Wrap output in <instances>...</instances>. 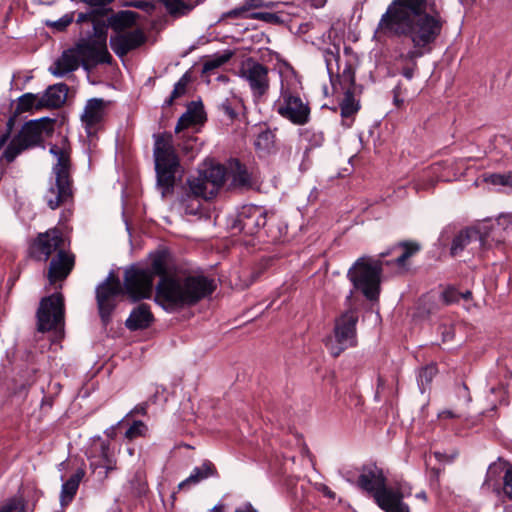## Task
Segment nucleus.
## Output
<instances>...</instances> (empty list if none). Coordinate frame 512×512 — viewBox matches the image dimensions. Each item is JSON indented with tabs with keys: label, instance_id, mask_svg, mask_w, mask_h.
Wrapping results in <instances>:
<instances>
[{
	"label": "nucleus",
	"instance_id": "f257e3e1",
	"mask_svg": "<svg viewBox=\"0 0 512 512\" xmlns=\"http://www.w3.org/2000/svg\"><path fill=\"white\" fill-rule=\"evenodd\" d=\"M445 25L435 0H392L375 33L411 45L407 51L399 52L396 60L402 63L400 74L412 80L418 71V59L433 51Z\"/></svg>",
	"mask_w": 512,
	"mask_h": 512
},
{
	"label": "nucleus",
	"instance_id": "f03ea898",
	"mask_svg": "<svg viewBox=\"0 0 512 512\" xmlns=\"http://www.w3.org/2000/svg\"><path fill=\"white\" fill-rule=\"evenodd\" d=\"M170 253L167 249L150 254L151 264L140 267L132 264L128 270L146 299L150 298L154 279L160 277L155 287V301L167 312H177L198 304L216 290L215 280L205 275L169 276L167 261Z\"/></svg>",
	"mask_w": 512,
	"mask_h": 512
},
{
	"label": "nucleus",
	"instance_id": "7ed1b4c3",
	"mask_svg": "<svg viewBox=\"0 0 512 512\" xmlns=\"http://www.w3.org/2000/svg\"><path fill=\"white\" fill-rule=\"evenodd\" d=\"M153 157L156 172L157 186L162 189V195L173 191L176 174L181 168L180 158L173 143L171 132L153 135Z\"/></svg>",
	"mask_w": 512,
	"mask_h": 512
},
{
	"label": "nucleus",
	"instance_id": "20e7f679",
	"mask_svg": "<svg viewBox=\"0 0 512 512\" xmlns=\"http://www.w3.org/2000/svg\"><path fill=\"white\" fill-rule=\"evenodd\" d=\"M49 152L57 158V162L52 166L55 181L48 188L45 200L51 210H56L62 204L72 201L74 198L71 175L72 162L69 150L56 144L51 145Z\"/></svg>",
	"mask_w": 512,
	"mask_h": 512
},
{
	"label": "nucleus",
	"instance_id": "39448f33",
	"mask_svg": "<svg viewBox=\"0 0 512 512\" xmlns=\"http://www.w3.org/2000/svg\"><path fill=\"white\" fill-rule=\"evenodd\" d=\"M228 225L234 234L255 236L263 228L272 242L279 241L282 237V231L275 219H268L267 211L253 204L242 206L235 215L230 216Z\"/></svg>",
	"mask_w": 512,
	"mask_h": 512
},
{
	"label": "nucleus",
	"instance_id": "423d86ee",
	"mask_svg": "<svg viewBox=\"0 0 512 512\" xmlns=\"http://www.w3.org/2000/svg\"><path fill=\"white\" fill-rule=\"evenodd\" d=\"M384 262L367 256L359 257L347 271L351 290L360 292L366 300L378 302L381 293V281Z\"/></svg>",
	"mask_w": 512,
	"mask_h": 512
},
{
	"label": "nucleus",
	"instance_id": "0eeeda50",
	"mask_svg": "<svg viewBox=\"0 0 512 512\" xmlns=\"http://www.w3.org/2000/svg\"><path fill=\"white\" fill-rule=\"evenodd\" d=\"M123 295H127L133 303L146 299V294L141 292L128 268L125 270L123 287L102 284L96 286L95 299L103 327L106 328L112 322L118 298Z\"/></svg>",
	"mask_w": 512,
	"mask_h": 512
},
{
	"label": "nucleus",
	"instance_id": "6e6552de",
	"mask_svg": "<svg viewBox=\"0 0 512 512\" xmlns=\"http://www.w3.org/2000/svg\"><path fill=\"white\" fill-rule=\"evenodd\" d=\"M227 178L226 165L217 163L199 170L197 177H189L187 185L190 193L205 200L214 198Z\"/></svg>",
	"mask_w": 512,
	"mask_h": 512
},
{
	"label": "nucleus",
	"instance_id": "1a4fd4ad",
	"mask_svg": "<svg viewBox=\"0 0 512 512\" xmlns=\"http://www.w3.org/2000/svg\"><path fill=\"white\" fill-rule=\"evenodd\" d=\"M354 291L350 290L344 300L345 310L335 319L334 336L337 344L354 347L357 344L359 309L354 303Z\"/></svg>",
	"mask_w": 512,
	"mask_h": 512
},
{
	"label": "nucleus",
	"instance_id": "9d476101",
	"mask_svg": "<svg viewBox=\"0 0 512 512\" xmlns=\"http://www.w3.org/2000/svg\"><path fill=\"white\" fill-rule=\"evenodd\" d=\"M64 317L65 303L62 293L55 292L43 297L36 312L37 331L45 333L56 330L64 324Z\"/></svg>",
	"mask_w": 512,
	"mask_h": 512
},
{
	"label": "nucleus",
	"instance_id": "9b49d317",
	"mask_svg": "<svg viewBox=\"0 0 512 512\" xmlns=\"http://www.w3.org/2000/svg\"><path fill=\"white\" fill-rule=\"evenodd\" d=\"M82 68L90 72L99 64L111 65L113 57L107 49V44L100 43V41L92 39L91 37L80 38L75 46Z\"/></svg>",
	"mask_w": 512,
	"mask_h": 512
},
{
	"label": "nucleus",
	"instance_id": "f8f14e48",
	"mask_svg": "<svg viewBox=\"0 0 512 512\" xmlns=\"http://www.w3.org/2000/svg\"><path fill=\"white\" fill-rule=\"evenodd\" d=\"M441 246L450 245V255L452 257L460 254L470 243H484V237L477 228L466 227L460 231H456V226L449 224L443 228L438 239Z\"/></svg>",
	"mask_w": 512,
	"mask_h": 512
},
{
	"label": "nucleus",
	"instance_id": "ddd939ff",
	"mask_svg": "<svg viewBox=\"0 0 512 512\" xmlns=\"http://www.w3.org/2000/svg\"><path fill=\"white\" fill-rule=\"evenodd\" d=\"M282 103L276 107L277 113L292 124L302 126L310 121L311 109L308 102L294 95L289 89L281 90Z\"/></svg>",
	"mask_w": 512,
	"mask_h": 512
},
{
	"label": "nucleus",
	"instance_id": "4468645a",
	"mask_svg": "<svg viewBox=\"0 0 512 512\" xmlns=\"http://www.w3.org/2000/svg\"><path fill=\"white\" fill-rule=\"evenodd\" d=\"M55 123L56 119L47 116L31 119L23 124L15 136L23 145H27V149L40 146L43 143V136L51 137L53 135Z\"/></svg>",
	"mask_w": 512,
	"mask_h": 512
},
{
	"label": "nucleus",
	"instance_id": "2eb2a0df",
	"mask_svg": "<svg viewBox=\"0 0 512 512\" xmlns=\"http://www.w3.org/2000/svg\"><path fill=\"white\" fill-rule=\"evenodd\" d=\"M63 241L62 232L57 227L38 233L29 245L28 255L36 261H47L63 245Z\"/></svg>",
	"mask_w": 512,
	"mask_h": 512
},
{
	"label": "nucleus",
	"instance_id": "dca6fc26",
	"mask_svg": "<svg viewBox=\"0 0 512 512\" xmlns=\"http://www.w3.org/2000/svg\"><path fill=\"white\" fill-rule=\"evenodd\" d=\"M410 495L411 488L387 485L374 495L373 500L384 512H411L410 506L404 502V498Z\"/></svg>",
	"mask_w": 512,
	"mask_h": 512
},
{
	"label": "nucleus",
	"instance_id": "f3484780",
	"mask_svg": "<svg viewBox=\"0 0 512 512\" xmlns=\"http://www.w3.org/2000/svg\"><path fill=\"white\" fill-rule=\"evenodd\" d=\"M268 71V67L252 58L241 68V75L248 81L255 98H261L269 89Z\"/></svg>",
	"mask_w": 512,
	"mask_h": 512
},
{
	"label": "nucleus",
	"instance_id": "a211bd4d",
	"mask_svg": "<svg viewBox=\"0 0 512 512\" xmlns=\"http://www.w3.org/2000/svg\"><path fill=\"white\" fill-rule=\"evenodd\" d=\"M109 12H112V8L106 10H94V11H79L77 13V24L84 22L92 23V31L88 32L86 37L100 41V43L107 44L109 24Z\"/></svg>",
	"mask_w": 512,
	"mask_h": 512
},
{
	"label": "nucleus",
	"instance_id": "6ab92c4d",
	"mask_svg": "<svg viewBox=\"0 0 512 512\" xmlns=\"http://www.w3.org/2000/svg\"><path fill=\"white\" fill-rule=\"evenodd\" d=\"M356 486L374 498L381 489L387 486V478L383 469L376 463L364 464L359 469Z\"/></svg>",
	"mask_w": 512,
	"mask_h": 512
},
{
	"label": "nucleus",
	"instance_id": "aec40b11",
	"mask_svg": "<svg viewBox=\"0 0 512 512\" xmlns=\"http://www.w3.org/2000/svg\"><path fill=\"white\" fill-rule=\"evenodd\" d=\"M147 41V35L142 28L115 34L110 37L109 45L116 56L123 58L129 52L140 48Z\"/></svg>",
	"mask_w": 512,
	"mask_h": 512
},
{
	"label": "nucleus",
	"instance_id": "412c9836",
	"mask_svg": "<svg viewBox=\"0 0 512 512\" xmlns=\"http://www.w3.org/2000/svg\"><path fill=\"white\" fill-rule=\"evenodd\" d=\"M227 177L230 179L229 191H247L253 187V175L247 165L238 158H230L226 164Z\"/></svg>",
	"mask_w": 512,
	"mask_h": 512
},
{
	"label": "nucleus",
	"instance_id": "4be33fe9",
	"mask_svg": "<svg viewBox=\"0 0 512 512\" xmlns=\"http://www.w3.org/2000/svg\"><path fill=\"white\" fill-rule=\"evenodd\" d=\"M256 129L253 146L257 155L265 158L277 154L279 151L277 129L270 128L266 123L256 125Z\"/></svg>",
	"mask_w": 512,
	"mask_h": 512
},
{
	"label": "nucleus",
	"instance_id": "5701e85b",
	"mask_svg": "<svg viewBox=\"0 0 512 512\" xmlns=\"http://www.w3.org/2000/svg\"><path fill=\"white\" fill-rule=\"evenodd\" d=\"M75 264V256L64 250H59L57 255L50 261L47 278L49 285H54L57 281L65 280L71 273Z\"/></svg>",
	"mask_w": 512,
	"mask_h": 512
},
{
	"label": "nucleus",
	"instance_id": "b1692460",
	"mask_svg": "<svg viewBox=\"0 0 512 512\" xmlns=\"http://www.w3.org/2000/svg\"><path fill=\"white\" fill-rule=\"evenodd\" d=\"M68 91L69 87L64 82L49 85L38 99L36 110L61 108L67 100Z\"/></svg>",
	"mask_w": 512,
	"mask_h": 512
},
{
	"label": "nucleus",
	"instance_id": "393cba45",
	"mask_svg": "<svg viewBox=\"0 0 512 512\" xmlns=\"http://www.w3.org/2000/svg\"><path fill=\"white\" fill-rule=\"evenodd\" d=\"M422 249V245L415 240H402L395 243L391 248L387 251L379 254L380 258H385L395 251L400 250V254L394 258L392 261H387L386 264H394L399 268H406L407 261L419 253Z\"/></svg>",
	"mask_w": 512,
	"mask_h": 512
},
{
	"label": "nucleus",
	"instance_id": "a878e982",
	"mask_svg": "<svg viewBox=\"0 0 512 512\" xmlns=\"http://www.w3.org/2000/svg\"><path fill=\"white\" fill-rule=\"evenodd\" d=\"M154 322V316L150 306L146 303L137 305L131 311L125 321V326L129 331H139L149 328Z\"/></svg>",
	"mask_w": 512,
	"mask_h": 512
},
{
	"label": "nucleus",
	"instance_id": "bb28decb",
	"mask_svg": "<svg viewBox=\"0 0 512 512\" xmlns=\"http://www.w3.org/2000/svg\"><path fill=\"white\" fill-rule=\"evenodd\" d=\"M81 65L79 57L74 47L64 50L61 56L50 66L49 72L55 77H64L66 74L74 72Z\"/></svg>",
	"mask_w": 512,
	"mask_h": 512
},
{
	"label": "nucleus",
	"instance_id": "cd10ccee",
	"mask_svg": "<svg viewBox=\"0 0 512 512\" xmlns=\"http://www.w3.org/2000/svg\"><path fill=\"white\" fill-rule=\"evenodd\" d=\"M141 18V15L132 10H119L115 12H109V24L116 34H122L127 32L128 29L133 28L137 21Z\"/></svg>",
	"mask_w": 512,
	"mask_h": 512
},
{
	"label": "nucleus",
	"instance_id": "c85d7f7f",
	"mask_svg": "<svg viewBox=\"0 0 512 512\" xmlns=\"http://www.w3.org/2000/svg\"><path fill=\"white\" fill-rule=\"evenodd\" d=\"M104 108L105 101L102 98H91L87 100L81 115V121L86 128H93L102 121Z\"/></svg>",
	"mask_w": 512,
	"mask_h": 512
},
{
	"label": "nucleus",
	"instance_id": "c756f323",
	"mask_svg": "<svg viewBox=\"0 0 512 512\" xmlns=\"http://www.w3.org/2000/svg\"><path fill=\"white\" fill-rule=\"evenodd\" d=\"M210 477H219L218 470L210 460H204L200 466L193 469L188 478L179 483L178 488L184 489L187 486L199 484Z\"/></svg>",
	"mask_w": 512,
	"mask_h": 512
},
{
	"label": "nucleus",
	"instance_id": "7c9ffc66",
	"mask_svg": "<svg viewBox=\"0 0 512 512\" xmlns=\"http://www.w3.org/2000/svg\"><path fill=\"white\" fill-rule=\"evenodd\" d=\"M344 97L339 103L340 107V115L343 118L342 125L346 128H350L352 125V121L350 123H346L344 119L354 118V116L358 113L361 108L359 100L355 99V89L352 87H344Z\"/></svg>",
	"mask_w": 512,
	"mask_h": 512
},
{
	"label": "nucleus",
	"instance_id": "2f4dec72",
	"mask_svg": "<svg viewBox=\"0 0 512 512\" xmlns=\"http://www.w3.org/2000/svg\"><path fill=\"white\" fill-rule=\"evenodd\" d=\"M164 6L167 13L177 19L188 15L197 5L203 3L205 0H157Z\"/></svg>",
	"mask_w": 512,
	"mask_h": 512
},
{
	"label": "nucleus",
	"instance_id": "473e14b6",
	"mask_svg": "<svg viewBox=\"0 0 512 512\" xmlns=\"http://www.w3.org/2000/svg\"><path fill=\"white\" fill-rule=\"evenodd\" d=\"M84 475L85 471L82 468H78L75 473L62 484L60 493V504L62 507H65L72 502Z\"/></svg>",
	"mask_w": 512,
	"mask_h": 512
},
{
	"label": "nucleus",
	"instance_id": "72a5a7b5",
	"mask_svg": "<svg viewBox=\"0 0 512 512\" xmlns=\"http://www.w3.org/2000/svg\"><path fill=\"white\" fill-rule=\"evenodd\" d=\"M438 373L437 365L434 363L422 367L417 375L418 387L422 394L430 387L433 378Z\"/></svg>",
	"mask_w": 512,
	"mask_h": 512
},
{
	"label": "nucleus",
	"instance_id": "f704fd0d",
	"mask_svg": "<svg viewBox=\"0 0 512 512\" xmlns=\"http://www.w3.org/2000/svg\"><path fill=\"white\" fill-rule=\"evenodd\" d=\"M300 137L309 144L307 150L319 148L324 144L325 136L322 131L314 128H303L299 130Z\"/></svg>",
	"mask_w": 512,
	"mask_h": 512
},
{
	"label": "nucleus",
	"instance_id": "c9c22d12",
	"mask_svg": "<svg viewBox=\"0 0 512 512\" xmlns=\"http://www.w3.org/2000/svg\"><path fill=\"white\" fill-rule=\"evenodd\" d=\"M24 150H27V145H23L22 142L14 136L0 156V164L3 160L7 163H12Z\"/></svg>",
	"mask_w": 512,
	"mask_h": 512
},
{
	"label": "nucleus",
	"instance_id": "e433bc0d",
	"mask_svg": "<svg viewBox=\"0 0 512 512\" xmlns=\"http://www.w3.org/2000/svg\"><path fill=\"white\" fill-rule=\"evenodd\" d=\"M233 55H234V52L229 49L224 50V52L222 54H215L212 58L207 59L203 63L202 73L207 74V73L221 67L222 65L227 63L233 57Z\"/></svg>",
	"mask_w": 512,
	"mask_h": 512
},
{
	"label": "nucleus",
	"instance_id": "4c0bfd02",
	"mask_svg": "<svg viewBox=\"0 0 512 512\" xmlns=\"http://www.w3.org/2000/svg\"><path fill=\"white\" fill-rule=\"evenodd\" d=\"M76 11L64 14L58 20H45L43 23L46 27L51 28L54 32H64L74 21Z\"/></svg>",
	"mask_w": 512,
	"mask_h": 512
},
{
	"label": "nucleus",
	"instance_id": "58836bf2",
	"mask_svg": "<svg viewBox=\"0 0 512 512\" xmlns=\"http://www.w3.org/2000/svg\"><path fill=\"white\" fill-rule=\"evenodd\" d=\"M38 94H34L31 92H27L22 94L17 99V105L15 108L16 114H21L26 111H31L32 109L36 110V105L38 101Z\"/></svg>",
	"mask_w": 512,
	"mask_h": 512
},
{
	"label": "nucleus",
	"instance_id": "ea45409f",
	"mask_svg": "<svg viewBox=\"0 0 512 512\" xmlns=\"http://www.w3.org/2000/svg\"><path fill=\"white\" fill-rule=\"evenodd\" d=\"M484 181L494 186H507L512 188V171L485 174Z\"/></svg>",
	"mask_w": 512,
	"mask_h": 512
},
{
	"label": "nucleus",
	"instance_id": "a19ab883",
	"mask_svg": "<svg viewBox=\"0 0 512 512\" xmlns=\"http://www.w3.org/2000/svg\"><path fill=\"white\" fill-rule=\"evenodd\" d=\"M235 103H238L236 99L226 98L217 105V110L226 116L231 122L238 118V112L236 111Z\"/></svg>",
	"mask_w": 512,
	"mask_h": 512
},
{
	"label": "nucleus",
	"instance_id": "79ce46f5",
	"mask_svg": "<svg viewBox=\"0 0 512 512\" xmlns=\"http://www.w3.org/2000/svg\"><path fill=\"white\" fill-rule=\"evenodd\" d=\"M75 4H84L85 9L83 11H94V10H106L110 9L111 4L114 0H70Z\"/></svg>",
	"mask_w": 512,
	"mask_h": 512
},
{
	"label": "nucleus",
	"instance_id": "37998d69",
	"mask_svg": "<svg viewBox=\"0 0 512 512\" xmlns=\"http://www.w3.org/2000/svg\"><path fill=\"white\" fill-rule=\"evenodd\" d=\"M122 6L140 9L148 15H152L157 8L156 4L152 0H126L122 3Z\"/></svg>",
	"mask_w": 512,
	"mask_h": 512
},
{
	"label": "nucleus",
	"instance_id": "c03bdc74",
	"mask_svg": "<svg viewBox=\"0 0 512 512\" xmlns=\"http://www.w3.org/2000/svg\"><path fill=\"white\" fill-rule=\"evenodd\" d=\"M504 462L508 461L499 457L497 462H493L489 465L486 472L485 482L497 480L502 473L505 474L506 465L504 464Z\"/></svg>",
	"mask_w": 512,
	"mask_h": 512
},
{
	"label": "nucleus",
	"instance_id": "a18cd8bd",
	"mask_svg": "<svg viewBox=\"0 0 512 512\" xmlns=\"http://www.w3.org/2000/svg\"><path fill=\"white\" fill-rule=\"evenodd\" d=\"M506 465L505 474L502 477L501 492L504 497L512 501V464L510 462H504Z\"/></svg>",
	"mask_w": 512,
	"mask_h": 512
},
{
	"label": "nucleus",
	"instance_id": "49530a36",
	"mask_svg": "<svg viewBox=\"0 0 512 512\" xmlns=\"http://www.w3.org/2000/svg\"><path fill=\"white\" fill-rule=\"evenodd\" d=\"M25 505L21 496H13L0 507V512H24Z\"/></svg>",
	"mask_w": 512,
	"mask_h": 512
},
{
	"label": "nucleus",
	"instance_id": "de8ad7c7",
	"mask_svg": "<svg viewBox=\"0 0 512 512\" xmlns=\"http://www.w3.org/2000/svg\"><path fill=\"white\" fill-rule=\"evenodd\" d=\"M191 112V116L196 120V123L202 124L206 121V113L204 105L201 100L191 101L187 104V110Z\"/></svg>",
	"mask_w": 512,
	"mask_h": 512
},
{
	"label": "nucleus",
	"instance_id": "09e8293b",
	"mask_svg": "<svg viewBox=\"0 0 512 512\" xmlns=\"http://www.w3.org/2000/svg\"><path fill=\"white\" fill-rule=\"evenodd\" d=\"M336 81L339 82L341 85H347V87H352V89H355V70L350 63L346 64L341 75H337Z\"/></svg>",
	"mask_w": 512,
	"mask_h": 512
},
{
	"label": "nucleus",
	"instance_id": "8fccbe9b",
	"mask_svg": "<svg viewBox=\"0 0 512 512\" xmlns=\"http://www.w3.org/2000/svg\"><path fill=\"white\" fill-rule=\"evenodd\" d=\"M246 19L261 20L270 24H282L284 22L278 14L271 12H251L247 14Z\"/></svg>",
	"mask_w": 512,
	"mask_h": 512
},
{
	"label": "nucleus",
	"instance_id": "3c124183",
	"mask_svg": "<svg viewBox=\"0 0 512 512\" xmlns=\"http://www.w3.org/2000/svg\"><path fill=\"white\" fill-rule=\"evenodd\" d=\"M259 3L251 2L250 0H246L245 3L241 7L234 8L228 12H226L223 16L228 18H246L247 15H244L245 12H248L251 9L259 8Z\"/></svg>",
	"mask_w": 512,
	"mask_h": 512
},
{
	"label": "nucleus",
	"instance_id": "603ef678",
	"mask_svg": "<svg viewBox=\"0 0 512 512\" xmlns=\"http://www.w3.org/2000/svg\"><path fill=\"white\" fill-rule=\"evenodd\" d=\"M148 428L146 424L141 420H135L125 432V437L129 440H133L137 437L144 436Z\"/></svg>",
	"mask_w": 512,
	"mask_h": 512
},
{
	"label": "nucleus",
	"instance_id": "864d4df0",
	"mask_svg": "<svg viewBox=\"0 0 512 512\" xmlns=\"http://www.w3.org/2000/svg\"><path fill=\"white\" fill-rule=\"evenodd\" d=\"M130 484L131 493L133 496L141 498L147 494L148 485L145 481L141 479L140 475L136 474L134 478L131 480Z\"/></svg>",
	"mask_w": 512,
	"mask_h": 512
},
{
	"label": "nucleus",
	"instance_id": "5fc2aeb1",
	"mask_svg": "<svg viewBox=\"0 0 512 512\" xmlns=\"http://www.w3.org/2000/svg\"><path fill=\"white\" fill-rule=\"evenodd\" d=\"M196 124H197L196 120L193 119V117L191 116V112L185 111L178 119V122L175 127V132L179 133L180 131L187 128L188 126L196 125Z\"/></svg>",
	"mask_w": 512,
	"mask_h": 512
},
{
	"label": "nucleus",
	"instance_id": "6e6d98bb",
	"mask_svg": "<svg viewBox=\"0 0 512 512\" xmlns=\"http://www.w3.org/2000/svg\"><path fill=\"white\" fill-rule=\"evenodd\" d=\"M441 298L446 305H449L459 301L460 293L455 288L449 287L442 292Z\"/></svg>",
	"mask_w": 512,
	"mask_h": 512
},
{
	"label": "nucleus",
	"instance_id": "4d7b16f0",
	"mask_svg": "<svg viewBox=\"0 0 512 512\" xmlns=\"http://www.w3.org/2000/svg\"><path fill=\"white\" fill-rule=\"evenodd\" d=\"M99 284H102V285H112V286H120V287H123V283H121L119 277L115 274V272L113 270H111L109 272V274L107 275V277L102 281L100 282Z\"/></svg>",
	"mask_w": 512,
	"mask_h": 512
},
{
	"label": "nucleus",
	"instance_id": "13d9d810",
	"mask_svg": "<svg viewBox=\"0 0 512 512\" xmlns=\"http://www.w3.org/2000/svg\"><path fill=\"white\" fill-rule=\"evenodd\" d=\"M187 87L185 84L176 82L172 90L173 98H181L187 93Z\"/></svg>",
	"mask_w": 512,
	"mask_h": 512
},
{
	"label": "nucleus",
	"instance_id": "bf43d9fd",
	"mask_svg": "<svg viewBox=\"0 0 512 512\" xmlns=\"http://www.w3.org/2000/svg\"><path fill=\"white\" fill-rule=\"evenodd\" d=\"M109 448L110 443L108 441H103L101 444V457L103 461H111V457L109 456Z\"/></svg>",
	"mask_w": 512,
	"mask_h": 512
},
{
	"label": "nucleus",
	"instance_id": "052dcab7",
	"mask_svg": "<svg viewBox=\"0 0 512 512\" xmlns=\"http://www.w3.org/2000/svg\"><path fill=\"white\" fill-rule=\"evenodd\" d=\"M123 423V420H120L117 422L116 425H112L110 426L109 428H107L105 431H104V434L110 438V439H114L116 437V429L118 426H120L121 424Z\"/></svg>",
	"mask_w": 512,
	"mask_h": 512
},
{
	"label": "nucleus",
	"instance_id": "680f3d73",
	"mask_svg": "<svg viewBox=\"0 0 512 512\" xmlns=\"http://www.w3.org/2000/svg\"><path fill=\"white\" fill-rule=\"evenodd\" d=\"M112 462H113L112 460L110 462L104 461L103 466H101V470H102L101 479L107 478L109 471H112L114 469Z\"/></svg>",
	"mask_w": 512,
	"mask_h": 512
},
{
	"label": "nucleus",
	"instance_id": "e2e57ef3",
	"mask_svg": "<svg viewBox=\"0 0 512 512\" xmlns=\"http://www.w3.org/2000/svg\"><path fill=\"white\" fill-rule=\"evenodd\" d=\"M18 115L19 114H16V111L14 110L12 115L8 118V121L6 123V130L5 131H9L10 133H12Z\"/></svg>",
	"mask_w": 512,
	"mask_h": 512
},
{
	"label": "nucleus",
	"instance_id": "0e129e2a",
	"mask_svg": "<svg viewBox=\"0 0 512 512\" xmlns=\"http://www.w3.org/2000/svg\"><path fill=\"white\" fill-rule=\"evenodd\" d=\"M434 457L440 461V462H443V461H446V462H452L454 457L453 456H448L446 453H443V452H439V451H435L434 453Z\"/></svg>",
	"mask_w": 512,
	"mask_h": 512
},
{
	"label": "nucleus",
	"instance_id": "69168bd1",
	"mask_svg": "<svg viewBox=\"0 0 512 512\" xmlns=\"http://www.w3.org/2000/svg\"><path fill=\"white\" fill-rule=\"evenodd\" d=\"M234 512H258L250 502L243 504L240 507H237Z\"/></svg>",
	"mask_w": 512,
	"mask_h": 512
},
{
	"label": "nucleus",
	"instance_id": "338daca9",
	"mask_svg": "<svg viewBox=\"0 0 512 512\" xmlns=\"http://www.w3.org/2000/svg\"><path fill=\"white\" fill-rule=\"evenodd\" d=\"M346 344H338L336 347H333L331 350V354L333 357H338L346 348Z\"/></svg>",
	"mask_w": 512,
	"mask_h": 512
},
{
	"label": "nucleus",
	"instance_id": "774afa93",
	"mask_svg": "<svg viewBox=\"0 0 512 512\" xmlns=\"http://www.w3.org/2000/svg\"><path fill=\"white\" fill-rule=\"evenodd\" d=\"M191 80H192V74H191V71L188 70L181 76V78L177 82L188 86V84L191 82Z\"/></svg>",
	"mask_w": 512,
	"mask_h": 512
}]
</instances>
